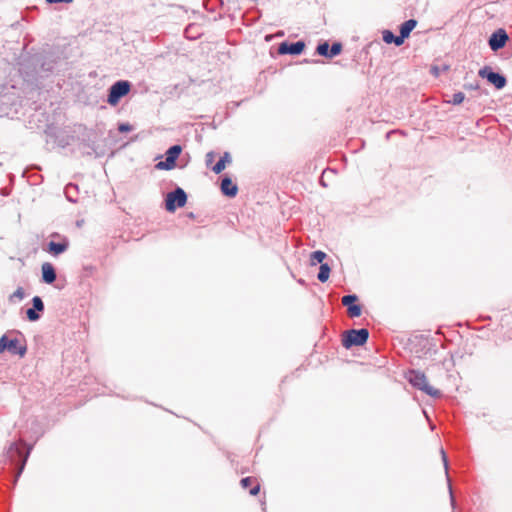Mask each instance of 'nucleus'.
<instances>
[{"instance_id":"nucleus-8","label":"nucleus","mask_w":512,"mask_h":512,"mask_svg":"<svg viewBox=\"0 0 512 512\" xmlns=\"http://www.w3.org/2000/svg\"><path fill=\"white\" fill-rule=\"evenodd\" d=\"M481 78L487 79L489 83L495 86L497 89H502L506 86L507 80L504 75L493 71L490 67L485 66L478 72Z\"/></svg>"},{"instance_id":"nucleus-26","label":"nucleus","mask_w":512,"mask_h":512,"mask_svg":"<svg viewBox=\"0 0 512 512\" xmlns=\"http://www.w3.org/2000/svg\"><path fill=\"white\" fill-rule=\"evenodd\" d=\"M25 296L23 288L19 287L16 289V291L10 296V299L18 298L19 300H22Z\"/></svg>"},{"instance_id":"nucleus-17","label":"nucleus","mask_w":512,"mask_h":512,"mask_svg":"<svg viewBox=\"0 0 512 512\" xmlns=\"http://www.w3.org/2000/svg\"><path fill=\"white\" fill-rule=\"evenodd\" d=\"M231 162V156L228 152H225L223 156L220 157L218 162L213 166L212 170L215 174L221 173L225 169L226 163Z\"/></svg>"},{"instance_id":"nucleus-6","label":"nucleus","mask_w":512,"mask_h":512,"mask_svg":"<svg viewBox=\"0 0 512 512\" xmlns=\"http://www.w3.org/2000/svg\"><path fill=\"white\" fill-rule=\"evenodd\" d=\"M128 95V80H120L114 83L108 93L107 103L111 106L118 104L119 100Z\"/></svg>"},{"instance_id":"nucleus-23","label":"nucleus","mask_w":512,"mask_h":512,"mask_svg":"<svg viewBox=\"0 0 512 512\" xmlns=\"http://www.w3.org/2000/svg\"><path fill=\"white\" fill-rule=\"evenodd\" d=\"M358 300L357 295L355 294H348L342 297V304L346 307H349L351 305H354L355 302Z\"/></svg>"},{"instance_id":"nucleus-28","label":"nucleus","mask_w":512,"mask_h":512,"mask_svg":"<svg viewBox=\"0 0 512 512\" xmlns=\"http://www.w3.org/2000/svg\"><path fill=\"white\" fill-rule=\"evenodd\" d=\"M259 491H260V484L257 483L254 487H252L250 489V494L255 496V495H257L259 493Z\"/></svg>"},{"instance_id":"nucleus-1","label":"nucleus","mask_w":512,"mask_h":512,"mask_svg":"<svg viewBox=\"0 0 512 512\" xmlns=\"http://www.w3.org/2000/svg\"><path fill=\"white\" fill-rule=\"evenodd\" d=\"M29 453H30V448L27 449V451H23V449L16 442H12L9 445V448L7 449V452H6L7 459L12 464H15L18 466V470H17L15 479H14V484L17 482L18 478L20 477L21 473L24 470Z\"/></svg>"},{"instance_id":"nucleus-13","label":"nucleus","mask_w":512,"mask_h":512,"mask_svg":"<svg viewBox=\"0 0 512 512\" xmlns=\"http://www.w3.org/2000/svg\"><path fill=\"white\" fill-rule=\"evenodd\" d=\"M42 280L47 284H52L56 280V271L54 266L45 262L42 264Z\"/></svg>"},{"instance_id":"nucleus-4","label":"nucleus","mask_w":512,"mask_h":512,"mask_svg":"<svg viewBox=\"0 0 512 512\" xmlns=\"http://www.w3.org/2000/svg\"><path fill=\"white\" fill-rule=\"evenodd\" d=\"M186 202V192L182 188L177 187L173 191L167 193L165 199V208L169 212H174L177 208L185 206Z\"/></svg>"},{"instance_id":"nucleus-21","label":"nucleus","mask_w":512,"mask_h":512,"mask_svg":"<svg viewBox=\"0 0 512 512\" xmlns=\"http://www.w3.org/2000/svg\"><path fill=\"white\" fill-rule=\"evenodd\" d=\"M316 51L319 55L330 58V45L328 42L319 43Z\"/></svg>"},{"instance_id":"nucleus-24","label":"nucleus","mask_w":512,"mask_h":512,"mask_svg":"<svg viewBox=\"0 0 512 512\" xmlns=\"http://www.w3.org/2000/svg\"><path fill=\"white\" fill-rule=\"evenodd\" d=\"M465 99V95L462 92H456L453 94L452 99L448 101L449 103L453 105H459L461 104Z\"/></svg>"},{"instance_id":"nucleus-2","label":"nucleus","mask_w":512,"mask_h":512,"mask_svg":"<svg viewBox=\"0 0 512 512\" xmlns=\"http://www.w3.org/2000/svg\"><path fill=\"white\" fill-rule=\"evenodd\" d=\"M406 379L413 387L423 391L429 396L437 398L441 395V392L438 389H435L428 384L425 374L419 370H409L406 374Z\"/></svg>"},{"instance_id":"nucleus-31","label":"nucleus","mask_w":512,"mask_h":512,"mask_svg":"<svg viewBox=\"0 0 512 512\" xmlns=\"http://www.w3.org/2000/svg\"><path fill=\"white\" fill-rule=\"evenodd\" d=\"M466 88L471 89V90H476L479 88V84L478 83L470 84L469 86H466Z\"/></svg>"},{"instance_id":"nucleus-9","label":"nucleus","mask_w":512,"mask_h":512,"mask_svg":"<svg viewBox=\"0 0 512 512\" xmlns=\"http://www.w3.org/2000/svg\"><path fill=\"white\" fill-rule=\"evenodd\" d=\"M51 237L58 238L60 241H50L45 248L48 253L52 254L53 256H58L67 251L69 248V240L67 237L61 236L58 233H53Z\"/></svg>"},{"instance_id":"nucleus-30","label":"nucleus","mask_w":512,"mask_h":512,"mask_svg":"<svg viewBox=\"0 0 512 512\" xmlns=\"http://www.w3.org/2000/svg\"><path fill=\"white\" fill-rule=\"evenodd\" d=\"M73 187H74L73 185H68V186L66 187V194H68L69 189H71V188H73ZM67 198H68V200H69V201H71V202H75V200H74V199H72L69 195H67Z\"/></svg>"},{"instance_id":"nucleus-15","label":"nucleus","mask_w":512,"mask_h":512,"mask_svg":"<svg viewBox=\"0 0 512 512\" xmlns=\"http://www.w3.org/2000/svg\"><path fill=\"white\" fill-rule=\"evenodd\" d=\"M404 38L401 35H394L390 30L383 31V41L387 44L394 43L396 46H401L404 43Z\"/></svg>"},{"instance_id":"nucleus-27","label":"nucleus","mask_w":512,"mask_h":512,"mask_svg":"<svg viewBox=\"0 0 512 512\" xmlns=\"http://www.w3.org/2000/svg\"><path fill=\"white\" fill-rule=\"evenodd\" d=\"M253 481H254L253 477H245V478L241 479L240 484H241L242 488L246 489L252 484Z\"/></svg>"},{"instance_id":"nucleus-14","label":"nucleus","mask_w":512,"mask_h":512,"mask_svg":"<svg viewBox=\"0 0 512 512\" xmlns=\"http://www.w3.org/2000/svg\"><path fill=\"white\" fill-rule=\"evenodd\" d=\"M221 191L228 197H235L238 192V187L236 184H233L229 177H224L221 181Z\"/></svg>"},{"instance_id":"nucleus-18","label":"nucleus","mask_w":512,"mask_h":512,"mask_svg":"<svg viewBox=\"0 0 512 512\" xmlns=\"http://www.w3.org/2000/svg\"><path fill=\"white\" fill-rule=\"evenodd\" d=\"M441 455H442V460H443V463H444L446 477H447V480H448V488H449V494H450V501H451L452 507L454 508L455 507V498H454V495H453L452 486H451L450 478H449V475H448V459H447L446 453H445V451L443 449H441Z\"/></svg>"},{"instance_id":"nucleus-20","label":"nucleus","mask_w":512,"mask_h":512,"mask_svg":"<svg viewBox=\"0 0 512 512\" xmlns=\"http://www.w3.org/2000/svg\"><path fill=\"white\" fill-rule=\"evenodd\" d=\"M326 256H327L326 253H324L323 251H320V250L312 252L311 258H310L311 265H316L317 263L322 264V262L326 258Z\"/></svg>"},{"instance_id":"nucleus-16","label":"nucleus","mask_w":512,"mask_h":512,"mask_svg":"<svg viewBox=\"0 0 512 512\" xmlns=\"http://www.w3.org/2000/svg\"><path fill=\"white\" fill-rule=\"evenodd\" d=\"M417 21L415 19H409L401 24L400 35L406 39L409 37L411 31L416 27Z\"/></svg>"},{"instance_id":"nucleus-12","label":"nucleus","mask_w":512,"mask_h":512,"mask_svg":"<svg viewBox=\"0 0 512 512\" xmlns=\"http://www.w3.org/2000/svg\"><path fill=\"white\" fill-rule=\"evenodd\" d=\"M32 308L27 309L26 315L29 321L35 322L40 319V314L44 310V303L39 296H34L32 299Z\"/></svg>"},{"instance_id":"nucleus-11","label":"nucleus","mask_w":512,"mask_h":512,"mask_svg":"<svg viewBox=\"0 0 512 512\" xmlns=\"http://www.w3.org/2000/svg\"><path fill=\"white\" fill-rule=\"evenodd\" d=\"M305 48V43L303 41H297L293 43L282 42L279 44L278 52L281 55L290 54V55H299L303 52Z\"/></svg>"},{"instance_id":"nucleus-3","label":"nucleus","mask_w":512,"mask_h":512,"mask_svg":"<svg viewBox=\"0 0 512 512\" xmlns=\"http://www.w3.org/2000/svg\"><path fill=\"white\" fill-rule=\"evenodd\" d=\"M369 338V331L366 328L351 329L345 332L342 344L345 348L349 349L353 346L364 345Z\"/></svg>"},{"instance_id":"nucleus-34","label":"nucleus","mask_w":512,"mask_h":512,"mask_svg":"<svg viewBox=\"0 0 512 512\" xmlns=\"http://www.w3.org/2000/svg\"><path fill=\"white\" fill-rule=\"evenodd\" d=\"M193 28L192 25L188 26L185 30V33L188 34L190 32V30Z\"/></svg>"},{"instance_id":"nucleus-32","label":"nucleus","mask_w":512,"mask_h":512,"mask_svg":"<svg viewBox=\"0 0 512 512\" xmlns=\"http://www.w3.org/2000/svg\"><path fill=\"white\" fill-rule=\"evenodd\" d=\"M325 172H326V171H323L322 176H321V179H320V184H321L323 187H327V184L325 183V180H324Z\"/></svg>"},{"instance_id":"nucleus-29","label":"nucleus","mask_w":512,"mask_h":512,"mask_svg":"<svg viewBox=\"0 0 512 512\" xmlns=\"http://www.w3.org/2000/svg\"><path fill=\"white\" fill-rule=\"evenodd\" d=\"M120 132H128V123H121L118 127Z\"/></svg>"},{"instance_id":"nucleus-7","label":"nucleus","mask_w":512,"mask_h":512,"mask_svg":"<svg viewBox=\"0 0 512 512\" xmlns=\"http://www.w3.org/2000/svg\"><path fill=\"white\" fill-rule=\"evenodd\" d=\"M182 148L180 145L171 146L165 153V160L159 161L155 167L159 170H171L176 165V160L178 159Z\"/></svg>"},{"instance_id":"nucleus-35","label":"nucleus","mask_w":512,"mask_h":512,"mask_svg":"<svg viewBox=\"0 0 512 512\" xmlns=\"http://www.w3.org/2000/svg\"><path fill=\"white\" fill-rule=\"evenodd\" d=\"M73 0H61V2H64V3H71Z\"/></svg>"},{"instance_id":"nucleus-25","label":"nucleus","mask_w":512,"mask_h":512,"mask_svg":"<svg viewBox=\"0 0 512 512\" xmlns=\"http://www.w3.org/2000/svg\"><path fill=\"white\" fill-rule=\"evenodd\" d=\"M342 51V44L339 42H334L330 47V58H333L340 54Z\"/></svg>"},{"instance_id":"nucleus-36","label":"nucleus","mask_w":512,"mask_h":512,"mask_svg":"<svg viewBox=\"0 0 512 512\" xmlns=\"http://www.w3.org/2000/svg\"><path fill=\"white\" fill-rule=\"evenodd\" d=\"M209 157H212V153L207 154V162L209 161Z\"/></svg>"},{"instance_id":"nucleus-19","label":"nucleus","mask_w":512,"mask_h":512,"mask_svg":"<svg viewBox=\"0 0 512 512\" xmlns=\"http://www.w3.org/2000/svg\"><path fill=\"white\" fill-rule=\"evenodd\" d=\"M330 267L327 263H322L319 268L317 278L320 282L324 283L328 280L330 275Z\"/></svg>"},{"instance_id":"nucleus-10","label":"nucleus","mask_w":512,"mask_h":512,"mask_svg":"<svg viewBox=\"0 0 512 512\" xmlns=\"http://www.w3.org/2000/svg\"><path fill=\"white\" fill-rule=\"evenodd\" d=\"M508 40L509 37L507 32L504 29L499 28L491 34L488 40V44L490 49L496 52L502 49L506 45Z\"/></svg>"},{"instance_id":"nucleus-5","label":"nucleus","mask_w":512,"mask_h":512,"mask_svg":"<svg viewBox=\"0 0 512 512\" xmlns=\"http://www.w3.org/2000/svg\"><path fill=\"white\" fill-rule=\"evenodd\" d=\"M5 350H8L11 354L24 357L27 352V346L25 343L21 344L17 338L9 339L6 335H3L0 338V353H3Z\"/></svg>"},{"instance_id":"nucleus-22","label":"nucleus","mask_w":512,"mask_h":512,"mask_svg":"<svg viewBox=\"0 0 512 512\" xmlns=\"http://www.w3.org/2000/svg\"><path fill=\"white\" fill-rule=\"evenodd\" d=\"M361 312V306L356 303L354 305L347 307V313L351 318L359 317L361 315Z\"/></svg>"},{"instance_id":"nucleus-33","label":"nucleus","mask_w":512,"mask_h":512,"mask_svg":"<svg viewBox=\"0 0 512 512\" xmlns=\"http://www.w3.org/2000/svg\"><path fill=\"white\" fill-rule=\"evenodd\" d=\"M48 3L52 4V3H60L61 0H46Z\"/></svg>"}]
</instances>
